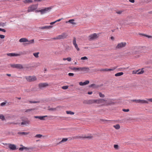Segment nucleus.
<instances>
[{
	"label": "nucleus",
	"mask_w": 152,
	"mask_h": 152,
	"mask_svg": "<svg viewBox=\"0 0 152 152\" xmlns=\"http://www.w3.org/2000/svg\"><path fill=\"white\" fill-rule=\"evenodd\" d=\"M98 37V35L96 33H94L88 36V39L90 40H94L96 39Z\"/></svg>",
	"instance_id": "8"
},
{
	"label": "nucleus",
	"mask_w": 152,
	"mask_h": 152,
	"mask_svg": "<svg viewBox=\"0 0 152 152\" xmlns=\"http://www.w3.org/2000/svg\"><path fill=\"white\" fill-rule=\"evenodd\" d=\"M47 115H45V116H34V118H39L40 119V120H44V118H45L46 117H47Z\"/></svg>",
	"instance_id": "21"
},
{
	"label": "nucleus",
	"mask_w": 152,
	"mask_h": 152,
	"mask_svg": "<svg viewBox=\"0 0 152 152\" xmlns=\"http://www.w3.org/2000/svg\"><path fill=\"white\" fill-rule=\"evenodd\" d=\"M6 104V102H2L1 104V106H4Z\"/></svg>",
	"instance_id": "51"
},
{
	"label": "nucleus",
	"mask_w": 152,
	"mask_h": 152,
	"mask_svg": "<svg viewBox=\"0 0 152 152\" xmlns=\"http://www.w3.org/2000/svg\"><path fill=\"white\" fill-rule=\"evenodd\" d=\"M51 9V7H45L43 9L36 11V12H40L42 14L46 13L48 11H50Z\"/></svg>",
	"instance_id": "6"
},
{
	"label": "nucleus",
	"mask_w": 152,
	"mask_h": 152,
	"mask_svg": "<svg viewBox=\"0 0 152 152\" xmlns=\"http://www.w3.org/2000/svg\"><path fill=\"white\" fill-rule=\"evenodd\" d=\"M89 69L88 67H81L80 71L88 72L89 71Z\"/></svg>",
	"instance_id": "22"
},
{
	"label": "nucleus",
	"mask_w": 152,
	"mask_h": 152,
	"mask_svg": "<svg viewBox=\"0 0 152 152\" xmlns=\"http://www.w3.org/2000/svg\"><path fill=\"white\" fill-rule=\"evenodd\" d=\"M99 96L100 97H102V98H104V96H105L104 95V94H103L99 92Z\"/></svg>",
	"instance_id": "34"
},
{
	"label": "nucleus",
	"mask_w": 152,
	"mask_h": 152,
	"mask_svg": "<svg viewBox=\"0 0 152 152\" xmlns=\"http://www.w3.org/2000/svg\"><path fill=\"white\" fill-rule=\"evenodd\" d=\"M30 121L29 120H27L24 121L21 123V125H27L30 124Z\"/></svg>",
	"instance_id": "20"
},
{
	"label": "nucleus",
	"mask_w": 152,
	"mask_h": 152,
	"mask_svg": "<svg viewBox=\"0 0 152 152\" xmlns=\"http://www.w3.org/2000/svg\"><path fill=\"white\" fill-rule=\"evenodd\" d=\"M19 134H20L23 135H27L29 134L28 132H21L19 133Z\"/></svg>",
	"instance_id": "35"
},
{
	"label": "nucleus",
	"mask_w": 152,
	"mask_h": 152,
	"mask_svg": "<svg viewBox=\"0 0 152 152\" xmlns=\"http://www.w3.org/2000/svg\"><path fill=\"white\" fill-rule=\"evenodd\" d=\"M42 135L40 134H37L35 136V137L37 138H41Z\"/></svg>",
	"instance_id": "40"
},
{
	"label": "nucleus",
	"mask_w": 152,
	"mask_h": 152,
	"mask_svg": "<svg viewBox=\"0 0 152 152\" xmlns=\"http://www.w3.org/2000/svg\"><path fill=\"white\" fill-rule=\"evenodd\" d=\"M10 66L14 68H16L18 69H21L23 68V67L22 65L20 64H10Z\"/></svg>",
	"instance_id": "10"
},
{
	"label": "nucleus",
	"mask_w": 152,
	"mask_h": 152,
	"mask_svg": "<svg viewBox=\"0 0 152 152\" xmlns=\"http://www.w3.org/2000/svg\"><path fill=\"white\" fill-rule=\"evenodd\" d=\"M48 86V84L46 83H40L39 84V86L40 88Z\"/></svg>",
	"instance_id": "17"
},
{
	"label": "nucleus",
	"mask_w": 152,
	"mask_h": 152,
	"mask_svg": "<svg viewBox=\"0 0 152 152\" xmlns=\"http://www.w3.org/2000/svg\"><path fill=\"white\" fill-rule=\"evenodd\" d=\"M89 87H97V86L95 84H92L90 85Z\"/></svg>",
	"instance_id": "38"
},
{
	"label": "nucleus",
	"mask_w": 152,
	"mask_h": 152,
	"mask_svg": "<svg viewBox=\"0 0 152 152\" xmlns=\"http://www.w3.org/2000/svg\"><path fill=\"white\" fill-rule=\"evenodd\" d=\"M93 103H96L97 104L98 99H93Z\"/></svg>",
	"instance_id": "48"
},
{
	"label": "nucleus",
	"mask_w": 152,
	"mask_h": 152,
	"mask_svg": "<svg viewBox=\"0 0 152 152\" xmlns=\"http://www.w3.org/2000/svg\"><path fill=\"white\" fill-rule=\"evenodd\" d=\"M68 86H64L62 87V88L63 89H66L68 88Z\"/></svg>",
	"instance_id": "43"
},
{
	"label": "nucleus",
	"mask_w": 152,
	"mask_h": 152,
	"mask_svg": "<svg viewBox=\"0 0 152 152\" xmlns=\"http://www.w3.org/2000/svg\"><path fill=\"white\" fill-rule=\"evenodd\" d=\"M38 6V4H33L30 5L28 7V12H29L34 11L37 9Z\"/></svg>",
	"instance_id": "2"
},
{
	"label": "nucleus",
	"mask_w": 152,
	"mask_h": 152,
	"mask_svg": "<svg viewBox=\"0 0 152 152\" xmlns=\"http://www.w3.org/2000/svg\"><path fill=\"white\" fill-rule=\"evenodd\" d=\"M83 103L85 104H93V99L85 100L83 102Z\"/></svg>",
	"instance_id": "16"
},
{
	"label": "nucleus",
	"mask_w": 152,
	"mask_h": 152,
	"mask_svg": "<svg viewBox=\"0 0 152 152\" xmlns=\"http://www.w3.org/2000/svg\"><path fill=\"white\" fill-rule=\"evenodd\" d=\"M8 147L12 150H14L16 149V147L15 145L14 144H8Z\"/></svg>",
	"instance_id": "15"
},
{
	"label": "nucleus",
	"mask_w": 152,
	"mask_h": 152,
	"mask_svg": "<svg viewBox=\"0 0 152 152\" xmlns=\"http://www.w3.org/2000/svg\"><path fill=\"white\" fill-rule=\"evenodd\" d=\"M67 60L69 61H71V58L70 57H68L67 58Z\"/></svg>",
	"instance_id": "55"
},
{
	"label": "nucleus",
	"mask_w": 152,
	"mask_h": 152,
	"mask_svg": "<svg viewBox=\"0 0 152 152\" xmlns=\"http://www.w3.org/2000/svg\"><path fill=\"white\" fill-rule=\"evenodd\" d=\"M105 69H102L99 70L101 72H105Z\"/></svg>",
	"instance_id": "57"
},
{
	"label": "nucleus",
	"mask_w": 152,
	"mask_h": 152,
	"mask_svg": "<svg viewBox=\"0 0 152 152\" xmlns=\"http://www.w3.org/2000/svg\"><path fill=\"white\" fill-rule=\"evenodd\" d=\"M75 20L73 19H72L69 20L68 21L66 22V23H67L68 22H69L72 24L73 25H76V23L73 22Z\"/></svg>",
	"instance_id": "23"
},
{
	"label": "nucleus",
	"mask_w": 152,
	"mask_h": 152,
	"mask_svg": "<svg viewBox=\"0 0 152 152\" xmlns=\"http://www.w3.org/2000/svg\"><path fill=\"white\" fill-rule=\"evenodd\" d=\"M89 81L88 80H86L85 82H80L79 83V85L80 86H84L88 84L89 83Z\"/></svg>",
	"instance_id": "18"
},
{
	"label": "nucleus",
	"mask_w": 152,
	"mask_h": 152,
	"mask_svg": "<svg viewBox=\"0 0 152 152\" xmlns=\"http://www.w3.org/2000/svg\"><path fill=\"white\" fill-rule=\"evenodd\" d=\"M39 54V52L34 53H33V55L36 58H37L39 57L38 55Z\"/></svg>",
	"instance_id": "30"
},
{
	"label": "nucleus",
	"mask_w": 152,
	"mask_h": 152,
	"mask_svg": "<svg viewBox=\"0 0 152 152\" xmlns=\"http://www.w3.org/2000/svg\"><path fill=\"white\" fill-rule=\"evenodd\" d=\"M23 2L25 4H30L33 2L32 0H24Z\"/></svg>",
	"instance_id": "24"
},
{
	"label": "nucleus",
	"mask_w": 152,
	"mask_h": 152,
	"mask_svg": "<svg viewBox=\"0 0 152 152\" xmlns=\"http://www.w3.org/2000/svg\"><path fill=\"white\" fill-rule=\"evenodd\" d=\"M124 112H128L129 111V109H123L122 110Z\"/></svg>",
	"instance_id": "49"
},
{
	"label": "nucleus",
	"mask_w": 152,
	"mask_h": 152,
	"mask_svg": "<svg viewBox=\"0 0 152 152\" xmlns=\"http://www.w3.org/2000/svg\"><path fill=\"white\" fill-rule=\"evenodd\" d=\"M27 149V148L26 147H22L20 148H19V150L20 151H22L24 149Z\"/></svg>",
	"instance_id": "33"
},
{
	"label": "nucleus",
	"mask_w": 152,
	"mask_h": 152,
	"mask_svg": "<svg viewBox=\"0 0 152 152\" xmlns=\"http://www.w3.org/2000/svg\"><path fill=\"white\" fill-rule=\"evenodd\" d=\"M5 37V36L3 35L0 34V38L1 39H4Z\"/></svg>",
	"instance_id": "50"
},
{
	"label": "nucleus",
	"mask_w": 152,
	"mask_h": 152,
	"mask_svg": "<svg viewBox=\"0 0 152 152\" xmlns=\"http://www.w3.org/2000/svg\"><path fill=\"white\" fill-rule=\"evenodd\" d=\"M27 80L29 82L37 80L35 76H28L26 77Z\"/></svg>",
	"instance_id": "13"
},
{
	"label": "nucleus",
	"mask_w": 152,
	"mask_h": 152,
	"mask_svg": "<svg viewBox=\"0 0 152 152\" xmlns=\"http://www.w3.org/2000/svg\"><path fill=\"white\" fill-rule=\"evenodd\" d=\"M34 110V109H27V110H26V111H25V112H29L30 111H31L33 110Z\"/></svg>",
	"instance_id": "47"
},
{
	"label": "nucleus",
	"mask_w": 152,
	"mask_h": 152,
	"mask_svg": "<svg viewBox=\"0 0 152 152\" xmlns=\"http://www.w3.org/2000/svg\"><path fill=\"white\" fill-rule=\"evenodd\" d=\"M29 102L30 103H39V101H29Z\"/></svg>",
	"instance_id": "41"
},
{
	"label": "nucleus",
	"mask_w": 152,
	"mask_h": 152,
	"mask_svg": "<svg viewBox=\"0 0 152 152\" xmlns=\"http://www.w3.org/2000/svg\"><path fill=\"white\" fill-rule=\"evenodd\" d=\"M7 75L9 76H11V75L10 74H7Z\"/></svg>",
	"instance_id": "64"
},
{
	"label": "nucleus",
	"mask_w": 152,
	"mask_h": 152,
	"mask_svg": "<svg viewBox=\"0 0 152 152\" xmlns=\"http://www.w3.org/2000/svg\"><path fill=\"white\" fill-rule=\"evenodd\" d=\"M143 36H145L147 37H148V38H152V36H150V35H148L145 34H142Z\"/></svg>",
	"instance_id": "39"
},
{
	"label": "nucleus",
	"mask_w": 152,
	"mask_h": 152,
	"mask_svg": "<svg viewBox=\"0 0 152 152\" xmlns=\"http://www.w3.org/2000/svg\"><path fill=\"white\" fill-rule=\"evenodd\" d=\"M132 101L133 102H135L137 103H140L141 104L148 103V102L147 101L144 100L134 99L132 100Z\"/></svg>",
	"instance_id": "9"
},
{
	"label": "nucleus",
	"mask_w": 152,
	"mask_h": 152,
	"mask_svg": "<svg viewBox=\"0 0 152 152\" xmlns=\"http://www.w3.org/2000/svg\"><path fill=\"white\" fill-rule=\"evenodd\" d=\"M68 140L67 138H63L62 140L59 142V144H61L63 142H66Z\"/></svg>",
	"instance_id": "25"
},
{
	"label": "nucleus",
	"mask_w": 152,
	"mask_h": 152,
	"mask_svg": "<svg viewBox=\"0 0 152 152\" xmlns=\"http://www.w3.org/2000/svg\"><path fill=\"white\" fill-rule=\"evenodd\" d=\"M5 26V23H4L1 22L0 23V26H2V27H4Z\"/></svg>",
	"instance_id": "42"
},
{
	"label": "nucleus",
	"mask_w": 152,
	"mask_h": 152,
	"mask_svg": "<svg viewBox=\"0 0 152 152\" xmlns=\"http://www.w3.org/2000/svg\"><path fill=\"white\" fill-rule=\"evenodd\" d=\"M113 127L116 129H118L120 128V126L119 124H116L115 125H114Z\"/></svg>",
	"instance_id": "28"
},
{
	"label": "nucleus",
	"mask_w": 152,
	"mask_h": 152,
	"mask_svg": "<svg viewBox=\"0 0 152 152\" xmlns=\"http://www.w3.org/2000/svg\"><path fill=\"white\" fill-rule=\"evenodd\" d=\"M68 35L66 33H63L59 35L56 37L53 38V39H61L66 38L67 37Z\"/></svg>",
	"instance_id": "3"
},
{
	"label": "nucleus",
	"mask_w": 152,
	"mask_h": 152,
	"mask_svg": "<svg viewBox=\"0 0 152 152\" xmlns=\"http://www.w3.org/2000/svg\"><path fill=\"white\" fill-rule=\"evenodd\" d=\"M112 102H107V100L104 99H98V104H103V105L107 106L111 104Z\"/></svg>",
	"instance_id": "1"
},
{
	"label": "nucleus",
	"mask_w": 152,
	"mask_h": 152,
	"mask_svg": "<svg viewBox=\"0 0 152 152\" xmlns=\"http://www.w3.org/2000/svg\"><path fill=\"white\" fill-rule=\"evenodd\" d=\"M68 75L69 76H73L74 75V74L73 73H69L68 74Z\"/></svg>",
	"instance_id": "53"
},
{
	"label": "nucleus",
	"mask_w": 152,
	"mask_h": 152,
	"mask_svg": "<svg viewBox=\"0 0 152 152\" xmlns=\"http://www.w3.org/2000/svg\"><path fill=\"white\" fill-rule=\"evenodd\" d=\"M19 41L20 42H28V43H26L27 44L33 43L34 42V39H32L30 41H28V40L26 38H22L19 40Z\"/></svg>",
	"instance_id": "4"
},
{
	"label": "nucleus",
	"mask_w": 152,
	"mask_h": 152,
	"mask_svg": "<svg viewBox=\"0 0 152 152\" xmlns=\"http://www.w3.org/2000/svg\"><path fill=\"white\" fill-rule=\"evenodd\" d=\"M52 26H45L43 27H40V29H49L51 28H52Z\"/></svg>",
	"instance_id": "19"
},
{
	"label": "nucleus",
	"mask_w": 152,
	"mask_h": 152,
	"mask_svg": "<svg viewBox=\"0 0 152 152\" xmlns=\"http://www.w3.org/2000/svg\"><path fill=\"white\" fill-rule=\"evenodd\" d=\"M56 108H50L48 109V110L50 111H54L56 110Z\"/></svg>",
	"instance_id": "36"
},
{
	"label": "nucleus",
	"mask_w": 152,
	"mask_h": 152,
	"mask_svg": "<svg viewBox=\"0 0 152 152\" xmlns=\"http://www.w3.org/2000/svg\"><path fill=\"white\" fill-rule=\"evenodd\" d=\"M116 67H114L113 69H108V71H113L116 69Z\"/></svg>",
	"instance_id": "46"
},
{
	"label": "nucleus",
	"mask_w": 152,
	"mask_h": 152,
	"mask_svg": "<svg viewBox=\"0 0 152 152\" xmlns=\"http://www.w3.org/2000/svg\"><path fill=\"white\" fill-rule=\"evenodd\" d=\"M129 1L131 3H134V0H129Z\"/></svg>",
	"instance_id": "59"
},
{
	"label": "nucleus",
	"mask_w": 152,
	"mask_h": 152,
	"mask_svg": "<svg viewBox=\"0 0 152 152\" xmlns=\"http://www.w3.org/2000/svg\"><path fill=\"white\" fill-rule=\"evenodd\" d=\"M0 31H2L4 32H6V30L5 29L1 28H0Z\"/></svg>",
	"instance_id": "52"
},
{
	"label": "nucleus",
	"mask_w": 152,
	"mask_h": 152,
	"mask_svg": "<svg viewBox=\"0 0 152 152\" xmlns=\"http://www.w3.org/2000/svg\"><path fill=\"white\" fill-rule=\"evenodd\" d=\"M126 43V42H121L118 44L115 47L116 49H120L125 47Z\"/></svg>",
	"instance_id": "7"
},
{
	"label": "nucleus",
	"mask_w": 152,
	"mask_h": 152,
	"mask_svg": "<svg viewBox=\"0 0 152 152\" xmlns=\"http://www.w3.org/2000/svg\"><path fill=\"white\" fill-rule=\"evenodd\" d=\"M133 48L134 50V52L135 54L141 53L143 48L142 47H134Z\"/></svg>",
	"instance_id": "5"
},
{
	"label": "nucleus",
	"mask_w": 152,
	"mask_h": 152,
	"mask_svg": "<svg viewBox=\"0 0 152 152\" xmlns=\"http://www.w3.org/2000/svg\"><path fill=\"white\" fill-rule=\"evenodd\" d=\"M23 54L22 52H20L19 53H7V55L8 56H20L21 55Z\"/></svg>",
	"instance_id": "11"
},
{
	"label": "nucleus",
	"mask_w": 152,
	"mask_h": 152,
	"mask_svg": "<svg viewBox=\"0 0 152 152\" xmlns=\"http://www.w3.org/2000/svg\"><path fill=\"white\" fill-rule=\"evenodd\" d=\"M105 71H108V69L107 68H105Z\"/></svg>",
	"instance_id": "63"
},
{
	"label": "nucleus",
	"mask_w": 152,
	"mask_h": 152,
	"mask_svg": "<svg viewBox=\"0 0 152 152\" xmlns=\"http://www.w3.org/2000/svg\"><path fill=\"white\" fill-rule=\"evenodd\" d=\"M147 99V101L148 102V101H149L152 102V98L150 99Z\"/></svg>",
	"instance_id": "54"
},
{
	"label": "nucleus",
	"mask_w": 152,
	"mask_h": 152,
	"mask_svg": "<svg viewBox=\"0 0 152 152\" xmlns=\"http://www.w3.org/2000/svg\"><path fill=\"white\" fill-rule=\"evenodd\" d=\"M124 10H117L116 12V13L118 14H121L124 12Z\"/></svg>",
	"instance_id": "31"
},
{
	"label": "nucleus",
	"mask_w": 152,
	"mask_h": 152,
	"mask_svg": "<svg viewBox=\"0 0 152 152\" xmlns=\"http://www.w3.org/2000/svg\"><path fill=\"white\" fill-rule=\"evenodd\" d=\"M144 71L143 70V69H142L141 70L139 69L137 71H132V74H136L139 75L142 74L144 73Z\"/></svg>",
	"instance_id": "14"
},
{
	"label": "nucleus",
	"mask_w": 152,
	"mask_h": 152,
	"mask_svg": "<svg viewBox=\"0 0 152 152\" xmlns=\"http://www.w3.org/2000/svg\"><path fill=\"white\" fill-rule=\"evenodd\" d=\"M73 44L75 48L77 50V51H79L80 50V49L78 47L77 44L76 43V39L75 37H74L73 39V40L72 41Z\"/></svg>",
	"instance_id": "12"
},
{
	"label": "nucleus",
	"mask_w": 152,
	"mask_h": 152,
	"mask_svg": "<svg viewBox=\"0 0 152 152\" xmlns=\"http://www.w3.org/2000/svg\"><path fill=\"white\" fill-rule=\"evenodd\" d=\"M80 59L81 60H86L88 59V58L86 56H84L81 57Z\"/></svg>",
	"instance_id": "37"
},
{
	"label": "nucleus",
	"mask_w": 152,
	"mask_h": 152,
	"mask_svg": "<svg viewBox=\"0 0 152 152\" xmlns=\"http://www.w3.org/2000/svg\"><path fill=\"white\" fill-rule=\"evenodd\" d=\"M83 138H91L93 137V136L91 135L89 136H85L83 137Z\"/></svg>",
	"instance_id": "44"
},
{
	"label": "nucleus",
	"mask_w": 152,
	"mask_h": 152,
	"mask_svg": "<svg viewBox=\"0 0 152 152\" xmlns=\"http://www.w3.org/2000/svg\"><path fill=\"white\" fill-rule=\"evenodd\" d=\"M56 23V21H54V22H51L50 23V25H53V24H54L55 23Z\"/></svg>",
	"instance_id": "61"
},
{
	"label": "nucleus",
	"mask_w": 152,
	"mask_h": 152,
	"mask_svg": "<svg viewBox=\"0 0 152 152\" xmlns=\"http://www.w3.org/2000/svg\"><path fill=\"white\" fill-rule=\"evenodd\" d=\"M88 94L91 95V94H92V91H91V92H88Z\"/></svg>",
	"instance_id": "60"
},
{
	"label": "nucleus",
	"mask_w": 152,
	"mask_h": 152,
	"mask_svg": "<svg viewBox=\"0 0 152 152\" xmlns=\"http://www.w3.org/2000/svg\"><path fill=\"white\" fill-rule=\"evenodd\" d=\"M81 67H73L72 69L75 71H80Z\"/></svg>",
	"instance_id": "27"
},
{
	"label": "nucleus",
	"mask_w": 152,
	"mask_h": 152,
	"mask_svg": "<svg viewBox=\"0 0 152 152\" xmlns=\"http://www.w3.org/2000/svg\"><path fill=\"white\" fill-rule=\"evenodd\" d=\"M124 73L123 72H120L117 73L115 74V76L116 77L119 76L123 75Z\"/></svg>",
	"instance_id": "26"
},
{
	"label": "nucleus",
	"mask_w": 152,
	"mask_h": 152,
	"mask_svg": "<svg viewBox=\"0 0 152 152\" xmlns=\"http://www.w3.org/2000/svg\"><path fill=\"white\" fill-rule=\"evenodd\" d=\"M114 147L115 149H118V145H114Z\"/></svg>",
	"instance_id": "45"
},
{
	"label": "nucleus",
	"mask_w": 152,
	"mask_h": 152,
	"mask_svg": "<svg viewBox=\"0 0 152 152\" xmlns=\"http://www.w3.org/2000/svg\"><path fill=\"white\" fill-rule=\"evenodd\" d=\"M0 119L3 121L4 120L5 118L4 116L2 114H0Z\"/></svg>",
	"instance_id": "32"
},
{
	"label": "nucleus",
	"mask_w": 152,
	"mask_h": 152,
	"mask_svg": "<svg viewBox=\"0 0 152 152\" xmlns=\"http://www.w3.org/2000/svg\"><path fill=\"white\" fill-rule=\"evenodd\" d=\"M34 0L35 1L38 2H41L42 1H43V0Z\"/></svg>",
	"instance_id": "58"
},
{
	"label": "nucleus",
	"mask_w": 152,
	"mask_h": 152,
	"mask_svg": "<svg viewBox=\"0 0 152 152\" xmlns=\"http://www.w3.org/2000/svg\"><path fill=\"white\" fill-rule=\"evenodd\" d=\"M62 19H63V18H60V19H59L58 20H57L56 21V23L57 22H59V21H60L61 20H62Z\"/></svg>",
	"instance_id": "56"
},
{
	"label": "nucleus",
	"mask_w": 152,
	"mask_h": 152,
	"mask_svg": "<svg viewBox=\"0 0 152 152\" xmlns=\"http://www.w3.org/2000/svg\"><path fill=\"white\" fill-rule=\"evenodd\" d=\"M66 113L68 114L74 115V112H72L70 111H66Z\"/></svg>",
	"instance_id": "29"
},
{
	"label": "nucleus",
	"mask_w": 152,
	"mask_h": 152,
	"mask_svg": "<svg viewBox=\"0 0 152 152\" xmlns=\"http://www.w3.org/2000/svg\"><path fill=\"white\" fill-rule=\"evenodd\" d=\"M110 39L112 40H113L114 39V38L113 37H110Z\"/></svg>",
	"instance_id": "62"
}]
</instances>
